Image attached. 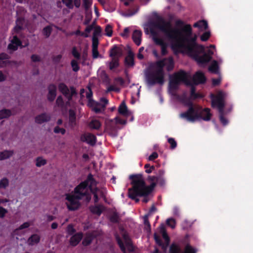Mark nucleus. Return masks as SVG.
<instances>
[{
    "instance_id": "f3484780",
    "label": "nucleus",
    "mask_w": 253,
    "mask_h": 253,
    "mask_svg": "<svg viewBox=\"0 0 253 253\" xmlns=\"http://www.w3.org/2000/svg\"><path fill=\"white\" fill-rule=\"evenodd\" d=\"M56 87L53 84H51L48 87V93L47 98L48 100L52 101L56 96Z\"/></svg>"
},
{
    "instance_id": "4be33fe9",
    "label": "nucleus",
    "mask_w": 253,
    "mask_h": 253,
    "mask_svg": "<svg viewBox=\"0 0 253 253\" xmlns=\"http://www.w3.org/2000/svg\"><path fill=\"white\" fill-rule=\"evenodd\" d=\"M101 126V123L97 119H93L88 123V126L92 129H99Z\"/></svg>"
},
{
    "instance_id": "37998d69",
    "label": "nucleus",
    "mask_w": 253,
    "mask_h": 253,
    "mask_svg": "<svg viewBox=\"0 0 253 253\" xmlns=\"http://www.w3.org/2000/svg\"><path fill=\"white\" fill-rule=\"evenodd\" d=\"M210 36L211 34L210 32H206L201 35L200 37L201 40L204 42L206 41L209 39Z\"/></svg>"
},
{
    "instance_id": "6e6552de",
    "label": "nucleus",
    "mask_w": 253,
    "mask_h": 253,
    "mask_svg": "<svg viewBox=\"0 0 253 253\" xmlns=\"http://www.w3.org/2000/svg\"><path fill=\"white\" fill-rule=\"evenodd\" d=\"M226 94L225 93L219 91L216 95H211L212 106L214 108H217L221 114L224 106V99Z\"/></svg>"
},
{
    "instance_id": "20e7f679",
    "label": "nucleus",
    "mask_w": 253,
    "mask_h": 253,
    "mask_svg": "<svg viewBox=\"0 0 253 253\" xmlns=\"http://www.w3.org/2000/svg\"><path fill=\"white\" fill-rule=\"evenodd\" d=\"M130 178L132 179L133 187L129 189L128 195L130 198L138 202L139 200L136 198V197L138 196L145 197L150 193L151 189L145 185L144 179L141 175L130 176Z\"/></svg>"
},
{
    "instance_id": "ddd939ff",
    "label": "nucleus",
    "mask_w": 253,
    "mask_h": 253,
    "mask_svg": "<svg viewBox=\"0 0 253 253\" xmlns=\"http://www.w3.org/2000/svg\"><path fill=\"white\" fill-rule=\"evenodd\" d=\"M50 117L49 115L43 113L35 117V122L37 124H41L50 120Z\"/></svg>"
},
{
    "instance_id": "9b49d317",
    "label": "nucleus",
    "mask_w": 253,
    "mask_h": 253,
    "mask_svg": "<svg viewBox=\"0 0 253 253\" xmlns=\"http://www.w3.org/2000/svg\"><path fill=\"white\" fill-rule=\"evenodd\" d=\"M32 225V222L28 221L23 223L21 224L18 228H16L13 231L14 235H20L24 234V231H23L24 229L28 228L30 226Z\"/></svg>"
},
{
    "instance_id": "39448f33",
    "label": "nucleus",
    "mask_w": 253,
    "mask_h": 253,
    "mask_svg": "<svg viewBox=\"0 0 253 253\" xmlns=\"http://www.w3.org/2000/svg\"><path fill=\"white\" fill-rule=\"evenodd\" d=\"M180 117L189 121H195L200 119L205 121H209L211 119V114L208 108L202 110L201 107L197 105L190 106L187 112L181 113Z\"/></svg>"
},
{
    "instance_id": "4c0bfd02",
    "label": "nucleus",
    "mask_w": 253,
    "mask_h": 253,
    "mask_svg": "<svg viewBox=\"0 0 253 253\" xmlns=\"http://www.w3.org/2000/svg\"><path fill=\"white\" fill-rule=\"evenodd\" d=\"M119 66L118 59H112V61L109 63L110 69L112 70Z\"/></svg>"
},
{
    "instance_id": "f257e3e1",
    "label": "nucleus",
    "mask_w": 253,
    "mask_h": 253,
    "mask_svg": "<svg viewBox=\"0 0 253 253\" xmlns=\"http://www.w3.org/2000/svg\"><path fill=\"white\" fill-rule=\"evenodd\" d=\"M149 31L148 28H146L145 32L150 33L154 42L161 46L163 55H165L167 52L168 41L174 50L188 55L199 64L208 63L214 53L213 51L209 50L207 53L202 56H199V54L204 52V47L196 43L197 36L192 35V28L189 25L179 29L172 27L169 21L159 17L153 25L149 27Z\"/></svg>"
},
{
    "instance_id": "680f3d73",
    "label": "nucleus",
    "mask_w": 253,
    "mask_h": 253,
    "mask_svg": "<svg viewBox=\"0 0 253 253\" xmlns=\"http://www.w3.org/2000/svg\"><path fill=\"white\" fill-rule=\"evenodd\" d=\"M158 154L156 152L153 153L148 158L149 161H153L158 157Z\"/></svg>"
},
{
    "instance_id": "6e6d98bb",
    "label": "nucleus",
    "mask_w": 253,
    "mask_h": 253,
    "mask_svg": "<svg viewBox=\"0 0 253 253\" xmlns=\"http://www.w3.org/2000/svg\"><path fill=\"white\" fill-rule=\"evenodd\" d=\"M83 1L84 6L87 9L91 5V0H83Z\"/></svg>"
},
{
    "instance_id": "7c9ffc66",
    "label": "nucleus",
    "mask_w": 253,
    "mask_h": 253,
    "mask_svg": "<svg viewBox=\"0 0 253 253\" xmlns=\"http://www.w3.org/2000/svg\"><path fill=\"white\" fill-rule=\"evenodd\" d=\"M76 113L75 111L73 110H70L69 111V121L70 124L73 126L76 123Z\"/></svg>"
},
{
    "instance_id": "e433bc0d",
    "label": "nucleus",
    "mask_w": 253,
    "mask_h": 253,
    "mask_svg": "<svg viewBox=\"0 0 253 253\" xmlns=\"http://www.w3.org/2000/svg\"><path fill=\"white\" fill-rule=\"evenodd\" d=\"M53 132L57 134H61L62 135H64L66 132V130L63 127L56 126L54 128Z\"/></svg>"
},
{
    "instance_id": "5701e85b",
    "label": "nucleus",
    "mask_w": 253,
    "mask_h": 253,
    "mask_svg": "<svg viewBox=\"0 0 253 253\" xmlns=\"http://www.w3.org/2000/svg\"><path fill=\"white\" fill-rule=\"evenodd\" d=\"M142 33L139 30H135L133 32L132 35V39L134 42L137 45H140L141 43V38Z\"/></svg>"
},
{
    "instance_id": "4468645a",
    "label": "nucleus",
    "mask_w": 253,
    "mask_h": 253,
    "mask_svg": "<svg viewBox=\"0 0 253 253\" xmlns=\"http://www.w3.org/2000/svg\"><path fill=\"white\" fill-rule=\"evenodd\" d=\"M122 55L121 49L117 46H114L110 50V56L112 59H118Z\"/></svg>"
},
{
    "instance_id": "09e8293b",
    "label": "nucleus",
    "mask_w": 253,
    "mask_h": 253,
    "mask_svg": "<svg viewBox=\"0 0 253 253\" xmlns=\"http://www.w3.org/2000/svg\"><path fill=\"white\" fill-rule=\"evenodd\" d=\"M167 223L172 228H174L175 225V220L173 218H169L167 220Z\"/></svg>"
},
{
    "instance_id": "c85d7f7f",
    "label": "nucleus",
    "mask_w": 253,
    "mask_h": 253,
    "mask_svg": "<svg viewBox=\"0 0 253 253\" xmlns=\"http://www.w3.org/2000/svg\"><path fill=\"white\" fill-rule=\"evenodd\" d=\"M95 27L94 23H92L91 25H88L86 27L85 29V32L82 33L81 35L84 37H88L89 36V33L92 31L94 30V28Z\"/></svg>"
},
{
    "instance_id": "72a5a7b5",
    "label": "nucleus",
    "mask_w": 253,
    "mask_h": 253,
    "mask_svg": "<svg viewBox=\"0 0 253 253\" xmlns=\"http://www.w3.org/2000/svg\"><path fill=\"white\" fill-rule=\"evenodd\" d=\"M160 230L161 233L162 234L163 238L165 239L166 243L168 244L169 242V238L166 232L164 225H161L160 227Z\"/></svg>"
},
{
    "instance_id": "a878e982",
    "label": "nucleus",
    "mask_w": 253,
    "mask_h": 253,
    "mask_svg": "<svg viewBox=\"0 0 253 253\" xmlns=\"http://www.w3.org/2000/svg\"><path fill=\"white\" fill-rule=\"evenodd\" d=\"M119 112L120 114L126 117L129 115L130 114L129 112L127 110V108L124 102L121 103L119 108Z\"/></svg>"
},
{
    "instance_id": "c03bdc74",
    "label": "nucleus",
    "mask_w": 253,
    "mask_h": 253,
    "mask_svg": "<svg viewBox=\"0 0 253 253\" xmlns=\"http://www.w3.org/2000/svg\"><path fill=\"white\" fill-rule=\"evenodd\" d=\"M8 58V55L4 53H1L0 54V67H2L5 66V63L3 61L1 60Z\"/></svg>"
},
{
    "instance_id": "69168bd1",
    "label": "nucleus",
    "mask_w": 253,
    "mask_h": 253,
    "mask_svg": "<svg viewBox=\"0 0 253 253\" xmlns=\"http://www.w3.org/2000/svg\"><path fill=\"white\" fill-rule=\"evenodd\" d=\"M221 81V79L220 78H218L216 79H213L212 80V84L214 85H216L219 84Z\"/></svg>"
},
{
    "instance_id": "9d476101",
    "label": "nucleus",
    "mask_w": 253,
    "mask_h": 253,
    "mask_svg": "<svg viewBox=\"0 0 253 253\" xmlns=\"http://www.w3.org/2000/svg\"><path fill=\"white\" fill-rule=\"evenodd\" d=\"M158 62H161V65L162 69H163L164 67H165L168 70H172L173 68L174 62L173 59L171 57L158 61Z\"/></svg>"
},
{
    "instance_id": "0eeeda50",
    "label": "nucleus",
    "mask_w": 253,
    "mask_h": 253,
    "mask_svg": "<svg viewBox=\"0 0 253 253\" xmlns=\"http://www.w3.org/2000/svg\"><path fill=\"white\" fill-rule=\"evenodd\" d=\"M81 97H85L87 100V105L90 107L95 113H100L104 110L106 105L108 103V100L105 98L101 99L103 104L97 103L94 102L92 99V92L90 88H88L86 90L82 89L80 91Z\"/></svg>"
},
{
    "instance_id": "79ce46f5",
    "label": "nucleus",
    "mask_w": 253,
    "mask_h": 253,
    "mask_svg": "<svg viewBox=\"0 0 253 253\" xmlns=\"http://www.w3.org/2000/svg\"><path fill=\"white\" fill-rule=\"evenodd\" d=\"M71 66L74 71L77 72L79 70V66L78 62L76 60H72L71 61Z\"/></svg>"
},
{
    "instance_id": "f03ea898",
    "label": "nucleus",
    "mask_w": 253,
    "mask_h": 253,
    "mask_svg": "<svg viewBox=\"0 0 253 253\" xmlns=\"http://www.w3.org/2000/svg\"><path fill=\"white\" fill-rule=\"evenodd\" d=\"M90 192L94 195V201L97 202L99 197H104L105 189H100L91 175L84 182L77 186L73 191L65 194V204L69 211L77 210L81 204L80 201L85 198L86 201L91 199Z\"/></svg>"
},
{
    "instance_id": "f8f14e48",
    "label": "nucleus",
    "mask_w": 253,
    "mask_h": 253,
    "mask_svg": "<svg viewBox=\"0 0 253 253\" xmlns=\"http://www.w3.org/2000/svg\"><path fill=\"white\" fill-rule=\"evenodd\" d=\"M81 139L82 141H85L90 145L94 144L96 141L95 136L94 135L89 133H85L82 135L81 137Z\"/></svg>"
},
{
    "instance_id": "393cba45",
    "label": "nucleus",
    "mask_w": 253,
    "mask_h": 253,
    "mask_svg": "<svg viewBox=\"0 0 253 253\" xmlns=\"http://www.w3.org/2000/svg\"><path fill=\"white\" fill-rule=\"evenodd\" d=\"M113 122V120H107L105 122L104 131L111 135L113 134V131L115 129L114 126H112Z\"/></svg>"
},
{
    "instance_id": "774afa93",
    "label": "nucleus",
    "mask_w": 253,
    "mask_h": 253,
    "mask_svg": "<svg viewBox=\"0 0 253 253\" xmlns=\"http://www.w3.org/2000/svg\"><path fill=\"white\" fill-rule=\"evenodd\" d=\"M115 122L116 123H118V124H126L125 121L122 120L118 118H115Z\"/></svg>"
},
{
    "instance_id": "a18cd8bd",
    "label": "nucleus",
    "mask_w": 253,
    "mask_h": 253,
    "mask_svg": "<svg viewBox=\"0 0 253 253\" xmlns=\"http://www.w3.org/2000/svg\"><path fill=\"white\" fill-rule=\"evenodd\" d=\"M8 185V180L4 178L0 181V188H5Z\"/></svg>"
},
{
    "instance_id": "4d7b16f0",
    "label": "nucleus",
    "mask_w": 253,
    "mask_h": 253,
    "mask_svg": "<svg viewBox=\"0 0 253 253\" xmlns=\"http://www.w3.org/2000/svg\"><path fill=\"white\" fill-rule=\"evenodd\" d=\"M119 90H120V89L119 88H118L114 85L110 86L107 88V91H115L116 92H119Z\"/></svg>"
},
{
    "instance_id": "8fccbe9b",
    "label": "nucleus",
    "mask_w": 253,
    "mask_h": 253,
    "mask_svg": "<svg viewBox=\"0 0 253 253\" xmlns=\"http://www.w3.org/2000/svg\"><path fill=\"white\" fill-rule=\"evenodd\" d=\"M179 252V248L174 245H172L170 247V253H178Z\"/></svg>"
},
{
    "instance_id": "473e14b6",
    "label": "nucleus",
    "mask_w": 253,
    "mask_h": 253,
    "mask_svg": "<svg viewBox=\"0 0 253 253\" xmlns=\"http://www.w3.org/2000/svg\"><path fill=\"white\" fill-rule=\"evenodd\" d=\"M209 71L211 72L217 73L218 72L217 63L215 61H213L209 67Z\"/></svg>"
},
{
    "instance_id": "13d9d810",
    "label": "nucleus",
    "mask_w": 253,
    "mask_h": 253,
    "mask_svg": "<svg viewBox=\"0 0 253 253\" xmlns=\"http://www.w3.org/2000/svg\"><path fill=\"white\" fill-rule=\"evenodd\" d=\"M128 33L129 29L128 28H126L125 29L123 33H122L121 35L123 37L126 38L128 37Z\"/></svg>"
},
{
    "instance_id": "49530a36",
    "label": "nucleus",
    "mask_w": 253,
    "mask_h": 253,
    "mask_svg": "<svg viewBox=\"0 0 253 253\" xmlns=\"http://www.w3.org/2000/svg\"><path fill=\"white\" fill-rule=\"evenodd\" d=\"M144 168L145 169V171L147 173H151L155 169V167L154 166H150L149 164H146Z\"/></svg>"
},
{
    "instance_id": "a211bd4d",
    "label": "nucleus",
    "mask_w": 253,
    "mask_h": 253,
    "mask_svg": "<svg viewBox=\"0 0 253 253\" xmlns=\"http://www.w3.org/2000/svg\"><path fill=\"white\" fill-rule=\"evenodd\" d=\"M58 88L60 91H61L63 94H65V97L69 100H70L73 93H69V90L67 88V86L65 84L61 83L58 85Z\"/></svg>"
},
{
    "instance_id": "423d86ee",
    "label": "nucleus",
    "mask_w": 253,
    "mask_h": 253,
    "mask_svg": "<svg viewBox=\"0 0 253 253\" xmlns=\"http://www.w3.org/2000/svg\"><path fill=\"white\" fill-rule=\"evenodd\" d=\"M161 63V62H156L151 66L146 75V81L149 84H162L164 83V72Z\"/></svg>"
},
{
    "instance_id": "f704fd0d",
    "label": "nucleus",
    "mask_w": 253,
    "mask_h": 253,
    "mask_svg": "<svg viewBox=\"0 0 253 253\" xmlns=\"http://www.w3.org/2000/svg\"><path fill=\"white\" fill-rule=\"evenodd\" d=\"M105 34L108 37H111L113 35V27L110 24L107 25L105 28Z\"/></svg>"
},
{
    "instance_id": "603ef678",
    "label": "nucleus",
    "mask_w": 253,
    "mask_h": 253,
    "mask_svg": "<svg viewBox=\"0 0 253 253\" xmlns=\"http://www.w3.org/2000/svg\"><path fill=\"white\" fill-rule=\"evenodd\" d=\"M73 55L77 59H79L80 57V54L76 49V48L74 47L72 49V51Z\"/></svg>"
},
{
    "instance_id": "de8ad7c7",
    "label": "nucleus",
    "mask_w": 253,
    "mask_h": 253,
    "mask_svg": "<svg viewBox=\"0 0 253 253\" xmlns=\"http://www.w3.org/2000/svg\"><path fill=\"white\" fill-rule=\"evenodd\" d=\"M191 97L193 98H200L202 97L203 96L201 94L199 93H195V89L193 87L191 88Z\"/></svg>"
},
{
    "instance_id": "cd10ccee",
    "label": "nucleus",
    "mask_w": 253,
    "mask_h": 253,
    "mask_svg": "<svg viewBox=\"0 0 253 253\" xmlns=\"http://www.w3.org/2000/svg\"><path fill=\"white\" fill-rule=\"evenodd\" d=\"M12 113L10 110L7 109H3L0 111V120L7 118L11 115Z\"/></svg>"
},
{
    "instance_id": "bb28decb",
    "label": "nucleus",
    "mask_w": 253,
    "mask_h": 253,
    "mask_svg": "<svg viewBox=\"0 0 253 253\" xmlns=\"http://www.w3.org/2000/svg\"><path fill=\"white\" fill-rule=\"evenodd\" d=\"M40 240V237L38 235L34 234L28 239L27 243L29 245H34L38 244Z\"/></svg>"
},
{
    "instance_id": "a19ab883",
    "label": "nucleus",
    "mask_w": 253,
    "mask_h": 253,
    "mask_svg": "<svg viewBox=\"0 0 253 253\" xmlns=\"http://www.w3.org/2000/svg\"><path fill=\"white\" fill-rule=\"evenodd\" d=\"M91 19V13L89 10H87L85 14V19L84 23L87 25Z\"/></svg>"
},
{
    "instance_id": "5fc2aeb1",
    "label": "nucleus",
    "mask_w": 253,
    "mask_h": 253,
    "mask_svg": "<svg viewBox=\"0 0 253 253\" xmlns=\"http://www.w3.org/2000/svg\"><path fill=\"white\" fill-rule=\"evenodd\" d=\"M110 220L112 222H116L118 220V216L117 213H114L110 217Z\"/></svg>"
},
{
    "instance_id": "0e129e2a",
    "label": "nucleus",
    "mask_w": 253,
    "mask_h": 253,
    "mask_svg": "<svg viewBox=\"0 0 253 253\" xmlns=\"http://www.w3.org/2000/svg\"><path fill=\"white\" fill-rule=\"evenodd\" d=\"M184 253H195V252L191 247L187 246Z\"/></svg>"
},
{
    "instance_id": "052dcab7",
    "label": "nucleus",
    "mask_w": 253,
    "mask_h": 253,
    "mask_svg": "<svg viewBox=\"0 0 253 253\" xmlns=\"http://www.w3.org/2000/svg\"><path fill=\"white\" fill-rule=\"evenodd\" d=\"M149 179L153 182V183L152 184V186L154 187L155 185V182L158 180V177L155 176H150L149 177Z\"/></svg>"
},
{
    "instance_id": "338daca9",
    "label": "nucleus",
    "mask_w": 253,
    "mask_h": 253,
    "mask_svg": "<svg viewBox=\"0 0 253 253\" xmlns=\"http://www.w3.org/2000/svg\"><path fill=\"white\" fill-rule=\"evenodd\" d=\"M56 103L58 105H63V98L61 96H59L56 100Z\"/></svg>"
},
{
    "instance_id": "7ed1b4c3",
    "label": "nucleus",
    "mask_w": 253,
    "mask_h": 253,
    "mask_svg": "<svg viewBox=\"0 0 253 253\" xmlns=\"http://www.w3.org/2000/svg\"><path fill=\"white\" fill-rule=\"evenodd\" d=\"M206 81V77L204 74L199 71L193 76L192 80L189 74L183 71L178 72L172 75L170 79L169 88L173 89L176 88L177 85L180 83L183 82L186 84L191 85L192 84H198L204 83Z\"/></svg>"
},
{
    "instance_id": "c9c22d12",
    "label": "nucleus",
    "mask_w": 253,
    "mask_h": 253,
    "mask_svg": "<svg viewBox=\"0 0 253 253\" xmlns=\"http://www.w3.org/2000/svg\"><path fill=\"white\" fill-rule=\"evenodd\" d=\"M51 31V27L50 26H46L43 29L42 34L46 38H47L50 36Z\"/></svg>"
},
{
    "instance_id": "864d4df0",
    "label": "nucleus",
    "mask_w": 253,
    "mask_h": 253,
    "mask_svg": "<svg viewBox=\"0 0 253 253\" xmlns=\"http://www.w3.org/2000/svg\"><path fill=\"white\" fill-rule=\"evenodd\" d=\"M169 143L171 145V148L172 149L175 148L176 146V143L175 141L173 138H169L168 139Z\"/></svg>"
},
{
    "instance_id": "aec40b11",
    "label": "nucleus",
    "mask_w": 253,
    "mask_h": 253,
    "mask_svg": "<svg viewBox=\"0 0 253 253\" xmlns=\"http://www.w3.org/2000/svg\"><path fill=\"white\" fill-rule=\"evenodd\" d=\"M13 154V150H9L0 151V161L9 159L11 157Z\"/></svg>"
},
{
    "instance_id": "2f4dec72",
    "label": "nucleus",
    "mask_w": 253,
    "mask_h": 253,
    "mask_svg": "<svg viewBox=\"0 0 253 253\" xmlns=\"http://www.w3.org/2000/svg\"><path fill=\"white\" fill-rule=\"evenodd\" d=\"M46 164V160L42 157H38L36 160V166L37 167H41Z\"/></svg>"
},
{
    "instance_id": "2eb2a0df",
    "label": "nucleus",
    "mask_w": 253,
    "mask_h": 253,
    "mask_svg": "<svg viewBox=\"0 0 253 253\" xmlns=\"http://www.w3.org/2000/svg\"><path fill=\"white\" fill-rule=\"evenodd\" d=\"M102 35L101 28L99 26H95L94 28L93 36L92 38V42H98V38Z\"/></svg>"
},
{
    "instance_id": "ea45409f",
    "label": "nucleus",
    "mask_w": 253,
    "mask_h": 253,
    "mask_svg": "<svg viewBox=\"0 0 253 253\" xmlns=\"http://www.w3.org/2000/svg\"><path fill=\"white\" fill-rule=\"evenodd\" d=\"M103 210V207L101 206H96L91 208L92 212L97 214H100Z\"/></svg>"
},
{
    "instance_id": "dca6fc26",
    "label": "nucleus",
    "mask_w": 253,
    "mask_h": 253,
    "mask_svg": "<svg viewBox=\"0 0 253 253\" xmlns=\"http://www.w3.org/2000/svg\"><path fill=\"white\" fill-rule=\"evenodd\" d=\"M83 237L81 233H77L71 237L70 240V244L71 246H75L78 244Z\"/></svg>"
},
{
    "instance_id": "e2e57ef3",
    "label": "nucleus",
    "mask_w": 253,
    "mask_h": 253,
    "mask_svg": "<svg viewBox=\"0 0 253 253\" xmlns=\"http://www.w3.org/2000/svg\"><path fill=\"white\" fill-rule=\"evenodd\" d=\"M220 120L223 125H226L228 123V121L225 118L223 117L222 114H221L220 116Z\"/></svg>"
},
{
    "instance_id": "6ab92c4d",
    "label": "nucleus",
    "mask_w": 253,
    "mask_h": 253,
    "mask_svg": "<svg viewBox=\"0 0 253 253\" xmlns=\"http://www.w3.org/2000/svg\"><path fill=\"white\" fill-rule=\"evenodd\" d=\"M20 42L16 37L14 36L11 40V42L8 45V48L12 50H15L18 47L20 46Z\"/></svg>"
},
{
    "instance_id": "c756f323",
    "label": "nucleus",
    "mask_w": 253,
    "mask_h": 253,
    "mask_svg": "<svg viewBox=\"0 0 253 253\" xmlns=\"http://www.w3.org/2000/svg\"><path fill=\"white\" fill-rule=\"evenodd\" d=\"M98 42H92V55L93 58H97L99 56V53L98 52L97 47H98Z\"/></svg>"
},
{
    "instance_id": "b1692460",
    "label": "nucleus",
    "mask_w": 253,
    "mask_h": 253,
    "mask_svg": "<svg viewBox=\"0 0 253 253\" xmlns=\"http://www.w3.org/2000/svg\"><path fill=\"white\" fill-rule=\"evenodd\" d=\"M133 54L131 52H129L125 59V64L126 66L127 67H130L133 66Z\"/></svg>"
},
{
    "instance_id": "bf43d9fd",
    "label": "nucleus",
    "mask_w": 253,
    "mask_h": 253,
    "mask_svg": "<svg viewBox=\"0 0 253 253\" xmlns=\"http://www.w3.org/2000/svg\"><path fill=\"white\" fill-rule=\"evenodd\" d=\"M63 1L68 7H72V0H63Z\"/></svg>"
},
{
    "instance_id": "1a4fd4ad",
    "label": "nucleus",
    "mask_w": 253,
    "mask_h": 253,
    "mask_svg": "<svg viewBox=\"0 0 253 253\" xmlns=\"http://www.w3.org/2000/svg\"><path fill=\"white\" fill-rule=\"evenodd\" d=\"M121 234L123 241H122L118 236L116 237V238L122 251L124 253H126V251H132L133 246L126 232L125 231H122Z\"/></svg>"
},
{
    "instance_id": "412c9836",
    "label": "nucleus",
    "mask_w": 253,
    "mask_h": 253,
    "mask_svg": "<svg viewBox=\"0 0 253 253\" xmlns=\"http://www.w3.org/2000/svg\"><path fill=\"white\" fill-rule=\"evenodd\" d=\"M193 26L198 28L200 31H203L206 30L208 27L207 22L205 20L199 21L196 22Z\"/></svg>"
},
{
    "instance_id": "58836bf2",
    "label": "nucleus",
    "mask_w": 253,
    "mask_h": 253,
    "mask_svg": "<svg viewBox=\"0 0 253 253\" xmlns=\"http://www.w3.org/2000/svg\"><path fill=\"white\" fill-rule=\"evenodd\" d=\"M92 235L90 234H87L83 240V244L84 246H87L89 245L92 240Z\"/></svg>"
},
{
    "instance_id": "3c124183",
    "label": "nucleus",
    "mask_w": 253,
    "mask_h": 253,
    "mask_svg": "<svg viewBox=\"0 0 253 253\" xmlns=\"http://www.w3.org/2000/svg\"><path fill=\"white\" fill-rule=\"evenodd\" d=\"M8 212L6 209L0 207V218H3Z\"/></svg>"
}]
</instances>
